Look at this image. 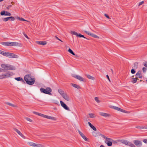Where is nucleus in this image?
Masks as SVG:
<instances>
[{
  "instance_id": "412c9836",
  "label": "nucleus",
  "mask_w": 147,
  "mask_h": 147,
  "mask_svg": "<svg viewBox=\"0 0 147 147\" xmlns=\"http://www.w3.org/2000/svg\"><path fill=\"white\" fill-rule=\"evenodd\" d=\"M100 115L102 116L105 117H109L110 116L109 114L103 112H100Z\"/></svg>"
},
{
  "instance_id": "052dcab7",
  "label": "nucleus",
  "mask_w": 147,
  "mask_h": 147,
  "mask_svg": "<svg viewBox=\"0 0 147 147\" xmlns=\"http://www.w3.org/2000/svg\"><path fill=\"white\" fill-rule=\"evenodd\" d=\"M120 111L122 112H125V111L121 109V110Z\"/></svg>"
},
{
  "instance_id": "f3484780",
  "label": "nucleus",
  "mask_w": 147,
  "mask_h": 147,
  "mask_svg": "<svg viewBox=\"0 0 147 147\" xmlns=\"http://www.w3.org/2000/svg\"><path fill=\"white\" fill-rule=\"evenodd\" d=\"M135 76L137 77V78H142L141 71H138L136 74Z\"/></svg>"
},
{
  "instance_id": "7ed1b4c3",
  "label": "nucleus",
  "mask_w": 147,
  "mask_h": 147,
  "mask_svg": "<svg viewBox=\"0 0 147 147\" xmlns=\"http://www.w3.org/2000/svg\"><path fill=\"white\" fill-rule=\"evenodd\" d=\"M1 44L4 46H19L20 44L17 42H2Z\"/></svg>"
},
{
  "instance_id": "2f4dec72",
  "label": "nucleus",
  "mask_w": 147,
  "mask_h": 147,
  "mask_svg": "<svg viewBox=\"0 0 147 147\" xmlns=\"http://www.w3.org/2000/svg\"><path fill=\"white\" fill-rule=\"evenodd\" d=\"M138 63L137 62H135L134 63V68L135 69H136L138 67Z\"/></svg>"
},
{
  "instance_id": "6ab92c4d",
  "label": "nucleus",
  "mask_w": 147,
  "mask_h": 147,
  "mask_svg": "<svg viewBox=\"0 0 147 147\" xmlns=\"http://www.w3.org/2000/svg\"><path fill=\"white\" fill-rule=\"evenodd\" d=\"M36 43L38 45H45L47 44V42L45 41H37Z\"/></svg>"
},
{
  "instance_id": "603ef678",
  "label": "nucleus",
  "mask_w": 147,
  "mask_h": 147,
  "mask_svg": "<svg viewBox=\"0 0 147 147\" xmlns=\"http://www.w3.org/2000/svg\"><path fill=\"white\" fill-rule=\"evenodd\" d=\"M143 141L146 144L147 143V139H144Z\"/></svg>"
},
{
  "instance_id": "aec40b11",
  "label": "nucleus",
  "mask_w": 147,
  "mask_h": 147,
  "mask_svg": "<svg viewBox=\"0 0 147 147\" xmlns=\"http://www.w3.org/2000/svg\"><path fill=\"white\" fill-rule=\"evenodd\" d=\"M15 79L17 81H22V82L24 83V84H25V81H24V80H23V79L20 77H17V78H15Z\"/></svg>"
},
{
  "instance_id": "ea45409f",
  "label": "nucleus",
  "mask_w": 147,
  "mask_h": 147,
  "mask_svg": "<svg viewBox=\"0 0 147 147\" xmlns=\"http://www.w3.org/2000/svg\"><path fill=\"white\" fill-rule=\"evenodd\" d=\"M89 115L91 118H93L94 117V114L93 113H90L89 114Z\"/></svg>"
},
{
  "instance_id": "2eb2a0df",
  "label": "nucleus",
  "mask_w": 147,
  "mask_h": 147,
  "mask_svg": "<svg viewBox=\"0 0 147 147\" xmlns=\"http://www.w3.org/2000/svg\"><path fill=\"white\" fill-rule=\"evenodd\" d=\"M13 130L15 131H16L17 132V133L22 138H23L24 139L25 138V136L24 135H23L22 134V133H21L20 131H19L16 128H14Z\"/></svg>"
},
{
  "instance_id": "8fccbe9b",
  "label": "nucleus",
  "mask_w": 147,
  "mask_h": 147,
  "mask_svg": "<svg viewBox=\"0 0 147 147\" xmlns=\"http://www.w3.org/2000/svg\"><path fill=\"white\" fill-rule=\"evenodd\" d=\"M144 3V1H142L141 2H140L139 3L138 5L140 6V5H142V4H143Z\"/></svg>"
},
{
  "instance_id": "f8f14e48",
  "label": "nucleus",
  "mask_w": 147,
  "mask_h": 147,
  "mask_svg": "<svg viewBox=\"0 0 147 147\" xmlns=\"http://www.w3.org/2000/svg\"><path fill=\"white\" fill-rule=\"evenodd\" d=\"M84 32L86 34L94 38H99V37L98 36H97L96 35L94 34H92V33H89L86 31H84Z\"/></svg>"
},
{
  "instance_id": "9d476101",
  "label": "nucleus",
  "mask_w": 147,
  "mask_h": 147,
  "mask_svg": "<svg viewBox=\"0 0 147 147\" xmlns=\"http://www.w3.org/2000/svg\"><path fill=\"white\" fill-rule=\"evenodd\" d=\"M133 142L138 147H140L142 145V142L139 140H135Z\"/></svg>"
},
{
  "instance_id": "39448f33",
  "label": "nucleus",
  "mask_w": 147,
  "mask_h": 147,
  "mask_svg": "<svg viewBox=\"0 0 147 147\" xmlns=\"http://www.w3.org/2000/svg\"><path fill=\"white\" fill-rule=\"evenodd\" d=\"M40 90L42 93H43L49 94L50 95H52V94L51 92H52V90L50 87H47L45 89L43 88H41L40 89Z\"/></svg>"
},
{
  "instance_id": "a18cd8bd",
  "label": "nucleus",
  "mask_w": 147,
  "mask_h": 147,
  "mask_svg": "<svg viewBox=\"0 0 147 147\" xmlns=\"http://www.w3.org/2000/svg\"><path fill=\"white\" fill-rule=\"evenodd\" d=\"M5 53V52L0 50V54L2 55H4Z\"/></svg>"
},
{
  "instance_id": "c756f323",
  "label": "nucleus",
  "mask_w": 147,
  "mask_h": 147,
  "mask_svg": "<svg viewBox=\"0 0 147 147\" xmlns=\"http://www.w3.org/2000/svg\"><path fill=\"white\" fill-rule=\"evenodd\" d=\"M30 146L33 147H35L36 144L33 142H30L28 143Z\"/></svg>"
},
{
  "instance_id": "1a4fd4ad",
  "label": "nucleus",
  "mask_w": 147,
  "mask_h": 147,
  "mask_svg": "<svg viewBox=\"0 0 147 147\" xmlns=\"http://www.w3.org/2000/svg\"><path fill=\"white\" fill-rule=\"evenodd\" d=\"M71 34L73 35H76L77 37H79L80 38L83 37L84 38H86V37H84V36L81 34H78L75 31H71Z\"/></svg>"
},
{
  "instance_id": "4468645a",
  "label": "nucleus",
  "mask_w": 147,
  "mask_h": 147,
  "mask_svg": "<svg viewBox=\"0 0 147 147\" xmlns=\"http://www.w3.org/2000/svg\"><path fill=\"white\" fill-rule=\"evenodd\" d=\"M78 131L80 135L85 141H88V138L81 132L79 130H78Z\"/></svg>"
},
{
  "instance_id": "bf43d9fd",
  "label": "nucleus",
  "mask_w": 147,
  "mask_h": 147,
  "mask_svg": "<svg viewBox=\"0 0 147 147\" xmlns=\"http://www.w3.org/2000/svg\"><path fill=\"white\" fill-rule=\"evenodd\" d=\"M38 115L42 117L43 116V114L40 113H39V114H38Z\"/></svg>"
},
{
  "instance_id": "69168bd1",
  "label": "nucleus",
  "mask_w": 147,
  "mask_h": 147,
  "mask_svg": "<svg viewBox=\"0 0 147 147\" xmlns=\"http://www.w3.org/2000/svg\"><path fill=\"white\" fill-rule=\"evenodd\" d=\"M100 147H105L104 146H103V145H101L100 146Z\"/></svg>"
},
{
  "instance_id": "13d9d810",
  "label": "nucleus",
  "mask_w": 147,
  "mask_h": 147,
  "mask_svg": "<svg viewBox=\"0 0 147 147\" xmlns=\"http://www.w3.org/2000/svg\"><path fill=\"white\" fill-rule=\"evenodd\" d=\"M106 77H107V78L108 79V80L110 81V79H109V76L108 75H106Z\"/></svg>"
},
{
  "instance_id": "09e8293b",
  "label": "nucleus",
  "mask_w": 147,
  "mask_h": 147,
  "mask_svg": "<svg viewBox=\"0 0 147 147\" xmlns=\"http://www.w3.org/2000/svg\"><path fill=\"white\" fill-rule=\"evenodd\" d=\"M113 108L114 109L118 111L119 107L115 106H113Z\"/></svg>"
},
{
  "instance_id": "5701e85b",
  "label": "nucleus",
  "mask_w": 147,
  "mask_h": 147,
  "mask_svg": "<svg viewBox=\"0 0 147 147\" xmlns=\"http://www.w3.org/2000/svg\"><path fill=\"white\" fill-rule=\"evenodd\" d=\"M71 85L73 87L78 89H80L81 88L80 86L78 85L71 83Z\"/></svg>"
},
{
  "instance_id": "4be33fe9",
  "label": "nucleus",
  "mask_w": 147,
  "mask_h": 147,
  "mask_svg": "<svg viewBox=\"0 0 147 147\" xmlns=\"http://www.w3.org/2000/svg\"><path fill=\"white\" fill-rule=\"evenodd\" d=\"M9 58H17L18 57L17 55L13 53H10Z\"/></svg>"
},
{
  "instance_id": "de8ad7c7",
  "label": "nucleus",
  "mask_w": 147,
  "mask_h": 147,
  "mask_svg": "<svg viewBox=\"0 0 147 147\" xmlns=\"http://www.w3.org/2000/svg\"><path fill=\"white\" fill-rule=\"evenodd\" d=\"M143 65L145 67H147V62L146 61L144 62Z\"/></svg>"
},
{
  "instance_id": "20e7f679",
  "label": "nucleus",
  "mask_w": 147,
  "mask_h": 147,
  "mask_svg": "<svg viewBox=\"0 0 147 147\" xmlns=\"http://www.w3.org/2000/svg\"><path fill=\"white\" fill-rule=\"evenodd\" d=\"M117 141L122 143L130 147H136L134 144L125 140H119Z\"/></svg>"
},
{
  "instance_id": "c85d7f7f",
  "label": "nucleus",
  "mask_w": 147,
  "mask_h": 147,
  "mask_svg": "<svg viewBox=\"0 0 147 147\" xmlns=\"http://www.w3.org/2000/svg\"><path fill=\"white\" fill-rule=\"evenodd\" d=\"M87 77L88 79H90L92 80H94L95 79V78L94 77L89 75H87Z\"/></svg>"
},
{
  "instance_id": "4c0bfd02",
  "label": "nucleus",
  "mask_w": 147,
  "mask_h": 147,
  "mask_svg": "<svg viewBox=\"0 0 147 147\" xmlns=\"http://www.w3.org/2000/svg\"><path fill=\"white\" fill-rule=\"evenodd\" d=\"M136 127L137 128H140V129H146V127H145L144 126H138Z\"/></svg>"
},
{
  "instance_id": "0eeeda50",
  "label": "nucleus",
  "mask_w": 147,
  "mask_h": 147,
  "mask_svg": "<svg viewBox=\"0 0 147 147\" xmlns=\"http://www.w3.org/2000/svg\"><path fill=\"white\" fill-rule=\"evenodd\" d=\"M0 14L1 16H11V15L10 12L4 10L1 11Z\"/></svg>"
},
{
  "instance_id": "bb28decb",
  "label": "nucleus",
  "mask_w": 147,
  "mask_h": 147,
  "mask_svg": "<svg viewBox=\"0 0 147 147\" xmlns=\"http://www.w3.org/2000/svg\"><path fill=\"white\" fill-rule=\"evenodd\" d=\"M47 118L49 119L53 120H56V118H55L54 117H51V116H48V115L47 116Z\"/></svg>"
},
{
  "instance_id": "ddd939ff",
  "label": "nucleus",
  "mask_w": 147,
  "mask_h": 147,
  "mask_svg": "<svg viewBox=\"0 0 147 147\" xmlns=\"http://www.w3.org/2000/svg\"><path fill=\"white\" fill-rule=\"evenodd\" d=\"M6 78L10 77L11 76H13L14 74L12 72L9 71H7L5 74H4Z\"/></svg>"
},
{
  "instance_id": "cd10ccee",
  "label": "nucleus",
  "mask_w": 147,
  "mask_h": 147,
  "mask_svg": "<svg viewBox=\"0 0 147 147\" xmlns=\"http://www.w3.org/2000/svg\"><path fill=\"white\" fill-rule=\"evenodd\" d=\"M58 92L62 96L63 94H64V92L61 89H59L58 90Z\"/></svg>"
},
{
  "instance_id": "e433bc0d",
  "label": "nucleus",
  "mask_w": 147,
  "mask_h": 147,
  "mask_svg": "<svg viewBox=\"0 0 147 147\" xmlns=\"http://www.w3.org/2000/svg\"><path fill=\"white\" fill-rule=\"evenodd\" d=\"M6 104L7 105H9L10 106H12V107H16V106L15 105H14L12 104H11V103L9 102H7L6 103Z\"/></svg>"
},
{
  "instance_id": "4d7b16f0",
  "label": "nucleus",
  "mask_w": 147,
  "mask_h": 147,
  "mask_svg": "<svg viewBox=\"0 0 147 147\" xmlns=\"http://www.w3.org/2000/svg\"><path fill=\"white\" fill-rule=\"evenodd\" d=\"M33 113L36 115H38V114H39V113L36 112H35V111H34L33 112Z\"/></svg>"
},
{
  "instance_id": "79ce46f5",
  "label": "nucleus",
  "mask_w": 147,
  "mask_h": 147,
  "mask_svg": "<svg viewBox=\"0 0 147 147\" xmlns=\"http://www.w3.org/2000/svg\"><path fill=\"white\" fill-rule=\"evenodd\" d=\"M147 70V68L145 67H143L142 68L143 71L144 73H145Z\"/></svg>"
},
{
  "instance_id": "c03bdc74",
  "label": "nucleus",
  "mask_w": 147,
  "mask_h": 147,
  "mask_svg": "<svg viewBox=\"0 0 147 147\" xmlns=\"http://www.w3.org/2000/svg\"><path fill=\"white\" fill-rule=\"evenodd\" d=\"M94 99L97 102H100V101L98 100V98L97 97H95Z\"/></svg>"
},
{
  "instance_id": "f704fd0d",
  "label": "nucleus",
  "mask_w": 147,
  "mask_h": 147,
  "mask_svg": "<svg viewBox=\"0 0 147 147\" xmlns=\"http://www.w3.org/2000/svg\"><path fill=\"white\" fill-rule=\"evenodd\" d=\"M5 78V76L4 74H2L0 75V79H2Z\"/></svg>"
},
{
  "instance_id": "58836bf2",
  "label": "nucleus",
  "mask_w": 147,
  "mask_h": 147,
  "mask_svg": "<svg viewBox=\"0 0 147 147\" xmlns=\"http://www.w3.org/2000/svg\"><path fill=\"white\" fill-rule=\"evenodd\" d=\"M35 147H42L43 145L40 144H36Z\"/></svg>"
},
{
  "instance_id": "338daca9",
  "label": "nucleus",
  "mask_w": 147,
  "mask_h": 147,
  "mask_svg": "<svg viewBox=\"0 0 147 147\" xmlns=\"http://www.w3.org/2000/svg\"><path fill=\"white\" fill-rule=\"evenodd\" d=\"M111 70L112 71V74H113V69H111Z\"/></svg>"
},
{
  "instance_id": "864d4df0",
  "label": "nucleus",
  "mask_w": 147,
  "mask_h": 147,
  "mask_svg": "<svg viewBox=\"0 0 147 147\" xmlns=\"http://www.w3.org/2000/svg\"><path fill=\"white\" fill-rule=\"evenodd\" d=\"M0 72H4L5 71L2 68H0Z\"/></svg>"
},
{
  "instance_id": "6e6552de",
  "label": "nucleus",
  "mask_w": 147,
  "mask_h": 147,
  "mask_svg": "<svg viewBox=\"0 0 147 147\" xmlns=\"http://www.w3.org/2000/svg\"><path fill=\"white\" fill-rule=\"evenodd\" d=\"M61 105V106L65 110L70 111V110L69 108L61 100L60 101Z\"/></svg>"
},
{
  "instance_id": "b1692460",
  "label": "nucleus",
  "mask_w": 147,
  "mask_h": 147,
  "mask_svg": "<svg viewBox=\"0 0 147 147\" xmlns=\"http://www.w3.org/2000/svg\"><path fill=\"white\" fill-rule=\"evenodd\" d=\"M131 79L132 80L131 81V82L133 84L135 83L136 82L137 80H138V78L137 77L135 78H132Z\"/></svg>"
},
{
  "instance_id": "e2e57ef3",
  "label": "nucleus",
  "mask_w": 147,
  "mask_h": 147,
  "mask_svg": "<svg viewBox=\"0 0 147 147\" xmlns=\"http://www.w3.org/2000/svg\"><path fill=\"white\" fill-rule=\"evenodd\" d=\"M121 110V109L119 108L118 111H120Z\"/></svg>"
},
{
  "instance_id": "0e129e2a",
  "label": "nucleus",
  "mask_w": 147,
  "mask_h": 147,
  "mask_svg": "<svg viewBox=\"0 0 147 147\" xmlns=\"http://www.w3.org/2000/svg\"><path fill=\"white\" fill-rule=\"evenodd\" d=\"M74 55L75 56V57H78V55H76L75 54V55Z\"/></svg>"
},
{
  "instance_id": "393cba45",
  "label": "nucleus",
  "mask_w": 147,
  "mask_h": 147,
  "mask_svg": "<svg viewBox=\"0 0 147 147\" xmlns=\"http://www.w3.org/2000/svg\"><path fill=\"white\" fill-rule=\"evenodd\" d=\"M88 124L94 130V131H96V127L93 125H92L91 123H90V122H88Z\"/></svg>"
},
{
  "instance_id": "7c9ffc66",
  "label": "nucleus",
  "mask_w": 147,
  "mask_h": 147,
  "mask_svg": "<svg viewBox=\"0 0 147 147\" xmlns=\"http://www.w3.org/2000/svg\"><path fill=\"white\" fill-rule=\"evenodd\" d=\"M68 51L70 53L72 54L73 55H75V53L73 52V51L72 50L69 48L68 50Z\"/></svg>"
},
{
  "instance_id": "473e14b6",
  "label": "nucleus",
  "mask_w": 147,
  "mask_h": 147,
  "mask_svg": "<svg viewBox=\"0 0 147 147\" xmlns=\"http://www.w3.org/2000/svg\"><path fill=\"white\" fill-rule=\"evenodd\" d=\"M24 119L26 120H27V121H28L30 122H32V120L31 119L28 117H25Z\"/></svg>"
},
{
  "instance_id": "37998d69",
  "label": "nucleus",
  "mask_w": 147,
  "mask_h": 147,
  "mask_svg": "<svg viewBox=\"0 0 147 147\" xmlns=\"http://www.w3.org/2000/svg\"><path fill=\"white\" fill-rule=\"evenodd\" d=\"M12 5H8V6L6 7V9L7 10H8L9 9V8H10L11 7H12Z\"/></svg>"
},
{
  "instance_id": "a19ab883",
  "label": "nucleus",
  "mask_w": 147,
  "mask_h": 147,
  "mask_svg": "<svg viewBox=\"0 0 147 147\" xmlns=\"http://www.w3.org/2000/svg\"><path fill=\"white\" fill-rule=\"evenodd\" d=\"M131 72L132 74H134L136 73V71L134 69H132L131 71Z\"/></svg>"
},
{
  "instance_id": "423d86ee",
  "label": "nucleus",
  "mask_w": 147,
  "mask_h": 147,
  "mask_svg": "<svg viewBox=\"0 0 147 147\" xmlns=\"http://www.w3.org/2000/svg\"><path fill=\"white\" fill-rule=\"evenodd\" d=\"M113 141V140L111 138H107L105 139V142L107 144L108 146H112V142Z\"/></svg>"
},
{
  "instance_id": "49530a36",
  "label": "nucleus",
  "mask_w": 147,
  "mask_h": 147,
  "mask_svg": "<svg viewBox=\"0 0 147 147\" xmlns=\"http://www.w3.org/2000/svg\"><path fill=\"white\" fill-rule=\"evenodd\" d=\"M100 136H101L104 139H106V138H107V137L105 136L104 135L101 134H100Z\"/></svg>"
},
{
  "instance_id": "680f3d73",
  "label": "nucleus",
  "mask_w": 147,
  "mask_h": 147,
  "mask_svg": "<svg viewBox=\"0 0 147 147\" xmlns=\"http://www.w3.org/2000/svg\"><path fill=\"white\" fill-rule=\"evenodd\" d=\"M47 115H43V116L42 117H43L44 118H47Z\"/></svg>"
},
{
  "instance_id": "72a5a7b5",
  "label": "nucleus",
  "mask_w": 147,
  "mask_h": 147,
  "mask_svg": "<svg viewBox=\"0 0 147 147\" xmlns=\"http://www.w3.org/2000/svg\"><path fill=\"white\" fill-rule=\"evenodd\" d=\"M17 19L18 20H20L28 21L25 20L23 18H20L19 17H17Z\"/></svg>"
},
{
  "instance_id": "c9c22d12",
  "label": "nucleus",
  "mask_w": 147,
  "mask_h": 147,
  "mask_svg": "<svg viewBox=\"0 0 147 147\" xmlns=\"http://www.w3.org/2000/svg\"><path fill=\"white\" fill-rule=\"evenodd\" d=\"M10 53L5 52L4 55L5 56L8 57L9 58Z\"/></svg>"
},
{
  "instance_id": "a211bd4d",
  "label": "nucleus",
  "mask_w": 147,
  "mask_h": 147,
  "mask_svg": "<svg viewBox=\"0 0 147 147\" xmlns=\"http://www.w3.org/2000/svg\"><path fill=\"white\" fill-rule=\"evenodd\" d=\"M62 96L67 101H69L70 100L69 96L66 93L63 94Z\"/></svg>"
},
{
  "instance_id": "6e6d98bb",
  "label": "nucleus",
  "mask_w": 147,
  "mask_h": 147,
  "mask_svg": "<svg viewBox=\"0 0 147 147\" xmlns=\"http://www.w3.org/2000/svg\"><path fill=\"white\" fill-rule=\"evenodd\" d=\"M24 36L26 38H27V39H29V37H28V36H27V35H26L25 33H24Z\"/></svg>"
},
{
  "instance_id": "5fc2aeb1",
  "label": "nucleus",
  "mask_w": 147,
  "mask_h": 147,
  "mask_svg": "<svg viewBox=\"0 0 147 147\" xmlns=\"http://www.w3.org/2000/svg\"><path fill=\"white\" fill-rule=\"evenodd\" d=\"M55 38L56 39H57V40H59V41H61V42H62V41L61 39H59L57 36H55Z\"/></svg>"
},
{
  "instance_id": "dca6fc26",
  "label": "nucleus",
  "mask_w": 147,
  "mask_h": 147,
  "mask_svg": "<svg viewBox=\"0 0 147 147\" xmlns=\"http://www.w3.org/2000/svg\"><path fill=\"white\" fill-rule=\"evenodd\" d=\"M73 77L81 81H84V78L80 76L75 75Z\"/></svg>"
},
{
  "instance_id": "f03ea898",
  "label": "nucleus",
  "mask_w": 147,
  "mask_h": 147,
  "mask_svg": "<svg viewBox=\"0 0 147 147\" xmlns=\"http://www.w3.org/2000/svg\"><path fill=\"white\" fill-rule=\"evenodd\" d=\"M1 66L5 70H13L16 69L15 66L9 64L3 63L1 64Z\"/></svg>"
},
{
  "instance_id": "a878e982",
  "label": "nucleus",
  "mask_w": 147,
  "mask_h": 147,
  "mask_svg": "<svg viewBox=\"0 0 147 147\" xmlns=\"http://www.w3.org/2000/svg\"><path fill=\"white\" fill-rule=\"evenodd\" d=\"M93 136H94L95 137H97L98 136H100V133L99 132L97 133L94 132V133H93Z\"/></svg>"
},
{
  "instance_id": "774afa93",
  "label": "nucleus",
  "mask_w": 147,
  "mask_h": 147,
  "mask_svg": "<svg viewBox=\"0 0 147 147\" xmlns=\"http://www.w3.org/2000/svg\"><path fill=\"white\" fill-rule=\"evenodd\" d=\"M4 0H0V2H2L4 1Z\"/></svg>"
},
{
  "instance_id": "3c124183",
  "label": "nucleus",
  "mask_w": 147,
  "mask_h": 147,
  "mask_svg": "<svg viewBox=\"0 0 147 147\" xmlns=\"http://www.w3.org/2000/svg\"><path fill=\"white\" fill-rule=\"evenodd\" d=\"M105 16L107 18L109 19H110V17L108 15H107L106 14H105Z\"/></svg>"
},
{
  "instance_id": "9b49d317",
  "label": "nucleus",
  "mask_w": 147,
  "mask_h": 147,
  "mask_svg": "<svg viewBox=\"0 0 147 147\" xmlns=\"http://www.w3.org/2000/svg\"><path fill=\"white\" fill-rule=\"evenodd\" d=\"M9 18H11L12 21H14L15 20V18L13 16L9 17L4 18H2V20L4 22H6L9 20Z\"/></svg>"
},
{
  "instance_id": "f257e3e1",
  "label": "nucleus",
  "mask_w": 147,
  "mask_h": 147,
  "mask_svg": "<svg viewBox=\"0 0 147 147\" xmlns=\"http://www.w3.org/2000/svg\"><path fill=\"white\" fill-rule=\"evenodd\" d=\"M31 76V75L29 74L25 75L24 78V80L26 83L30 85L34 84L35 80V78H32Z\"/></svg>"
}]
</instances>
